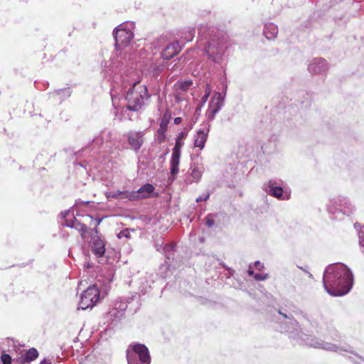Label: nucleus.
<instances>
[{
  "label": "nucleus",
  "instance_id": "f257e3e1",
  "mask_svg": "<svg viewBox=\"0 0 364 364\" xmlns=\"http://www.w3.org/2000/svg\"><path fill=\"white\" fill-rule=\"evenodd\" d=\"M325 290L333 296L347 294L353 285V275L351 270L343 263L329 264L323 276Z\"/></svg>",
  "mask_w": 364,
  "mask_h": 364
},
{
  "label": "nucleus",
  "instance_id": "f03ea898",
  "mask_svg": "<svg viewBox=\"0 0 364 364\" xmlns=\"http://www.w3.org/2000/svg\"><path fill=\"white\" fill-rule=\"evenodd\" d=\"M112 105L117 110L116 117L119 120L131 119L127 111L139 112L148 105L151 97L148 92L147 87L144 85H141L139 82H134L126 92L125 100L127 102V106L117 108V100H119L118 93L114 88L110 90Z\"/></svg>",
  "mask_w": 364,
  "mask_h": 364
},
{
  "label": "nucleus",
  "instance_id": "7ed1b4c3",
  "mask_svg": "<svg viewBox=\"0 0 364 364\" xmlns=\"http://www.w3.org/2000/svg\"><path fill=\"white\" fill-rule=\"evenodd\" d=\"M280 331L287 333L296 344L306 345L316 348H321L328 351L340 352L341 348L336 344L325 342L300 331L298 322L291 316L279 311Z\"/></svg>",
  "mask_w": 364,
  "mask_h": 364
},
{
  "label": "nucleus",
  "instance_id": "20e7f679",
  "mask_svg": "<svg viewBox=\"0 0 364 364\" xmlns=\"http://www.w3.org/2000/svg\"><path fill=\"white\" fill-rule=\"evenodd\" d=\"M198 34L209 40L204 44L203 52L213 63L223 65L227 61L226 52L230 46L228 37L215 28L200 25Z\"/></svg>",
  "mask_w": 364,
  "mask_h": 364
},
{
  "label": "nucleus",
  "instance_id": "39448f33",
  "mask_svg": "<svg viewBox=\"0 0 364 364\" xmlns=\"http://www.w3.org/2000/svg\"><path fill=\"white\" fill-rule=\"evenodd\" d=\"M327 211L336 218L339 215H351L355 211V207L350 200L343 196H337L331 198L326 205Z\"/></svg>",
  "mask_w": 364,
  "mask_h": 364
},
{
  "label": "nucleus",
  "instance_id": "423d86ee",
  "mask_svg": "<svg viewBox=\"0 0 364 364\" xmlns=\"http://www.w3.org/2000/svg\"><path fill=\"white\" fill-rule=\"evenodd\" d=\"M133 303L138 305V300L136 295L128 299H120L115 301L112 308L106 315L107 321L109 325H116L124 316L125 311L128 309L129 305Z\"/></svg>",
  "mask_w": 364,
  "mask_h": 364
},
{
  "label": "nucleus",
  "instance_id": "0eeeda50",
  "mask_svg": "<svg viewBox=\"0 0 364 364\" xmlns=\"http://www.w3.org/2000/svg\"><path fill=\"white\" fill-rule=\"evenodd\" d=\"M134 22L126 21L114 28L113 36L115 40V47L117 50H122L129 46L134 38Z\"/></svg>",
  "mask_w": 364,
  "mask_h": 364
},
{
  "label": "nucleus",
  "instance_id": "6e6552de",
  "mask_svg": "<svg viewBox=\"0 0 364 364\" xmlns=\"http://www.w3.org/2000/svg\"><path fill=\"white\" fill-rule=\"evenodd\" d=\"M128 364H150L151 357L148 348L141 343L130 344L127 350Z\"/></svg>",
  "mask_w": 364,
  "mask_h": 364
},
{
  "label": "nucleus",
  "instance_id": "1a4fd4ad",
  "mask_svg": "<svg viewBox=\"0 0 364 364\" xmlns=\"http://www.w3.org/2000/svg\"><path fill=\"white\" fill-rule=\"evenodd\" d=\"M100 299V291L96 285L90 286L85 290L81 296L79 302L78 309L85 310L92 309Z\"/></svg>",
  "mask_w": 364,
  "mask_h": 364
},
{
  "label": "nucleus",
  "instance_id": "9d476101",
  "mask_svg": "<svg viewBox=\"0 0 364 364\" xmlns=\"http://www.w3.org/2000/svg\"><path fill=\"white\" fill-rule=\"evenodd\" d=\"M205 171L204 164L201 159H197L193 161L191 166L184 176V183L186 184H191L193 183H198Z\"/></svg>",
  "mask_w": 364,
  "mask_h": 364
},
{
  "label": "nucleus",
  "instance_id": "9b49d317",
  "mask_svg": "<svg viewBox=\"0 0 364 364\" xmlns=\"http://www.w3.org/2000/svg\"><path fill=\"white\" fill-rule=\"evenodd\" d=\"M226 95V87L223 93L217 92L214 94L209 103L208 109L206 112L207 119L210 122L215 119L216 114L224 106Z\"/></svg>",
  "mask_w": 364,
  "mask_h": 364
},
{
  "label": "nucleus",
  "instance_id": "f8f14e48",
  "mask_svg": "<svg viewBox=\"0 0 364 364\" xmlns=\"http://www.w3.org/2000/svg\"><path fill=\"white\" fill-rule=\"evenodd\" d=\"M267 193L279 200H287L290 198L291 193L287 190H284L280 183L274 180H270L265 188Z\"/></svg>",
  "mask_w": 364,
  "mask_h": 364
},
{
  "label": "nucleus",
  "instance_id": "ddd939ff",
  "mask_svg": "<svg viewBox=\"0 0 364 364\" xmlns=\"http://www.w3.org/2000/svg\"><path fill=\"white\" fill-rule=\"evenodd\" d=\"M308 70L311 74L323 75L328 71V65L325 59L316 58L310 62Z\"/></svg>",
  "mask_w": 364,
  "mask_h": 364
},
{
  "label": "nucleus",
  "instance_id": "4468645a",
  "mask_svg": "<svg viewBox=\"0 0 364 364\" xmlns=\"http://www.w3.org/2000/svg\"><path fill=\"white\" fill-rule=\"evenodd\" d=\"M126 136L131 148L135 151H138L144 144V132L141 131H130L127 133Z\"/></svg>",
  "mask_w": 364,
  "mask_h": 364
},
{
  "label": "nucleus",
  "instance_id": "2eb2a0df",
  "mask_svg": "<svg viewBox=\"0 0 364 364\" xmlns=\"http://www.w3.org/2000/svg\"><path fill=\"white\" fill-rule=\"evenodd\" d=\"M181 158V146L177 144L172 149L171 158L170 160V173L173 176V180L175 176L179 172V164Z\"/></svg>",
  "mask_w": 364,
  "mask_h": 364
},
{
  "label": "nucleus",
  "instance_id": "dca6fc26",
  "mask_svg": "<svg viewBox=\"0 0 364 364\" xmlns=\"http://www.w3.org/2000/svg\"><path fill=\"white\" fill-rule=\"evenodd\" d=\"M90 248L97 257H102L105 252V242L98 235H94L91 237Z\"/></svg>",
  "mask_w": 364,
  "mask_h": 364
},
{
  "label": "nucleus",
  "instance_id": "f3484780",
  "mask_svg": "<svg viewBox=\"0 0 364 364\" xmlns=\"http://www.w3.org/2000/svg\"><path fill=\"white\" fill-rule=\"evenodd\" d=\"M112 132L109 130H102L100 135L97 136L91 142L90 147L92 150H95V152L100 148L105 141H109L111 140Z\"/></svg>",
  "mask_w": 364,
  "mask_h": 364
},
{
  "label": "nucleus",
  "instance_id": "a211bd4d",
  "mask_svg": "<svg viewBox=\"0 0 364 364\" xmlns=\"http://www.w3.org/2000/svg\"><path fill=\"white\" fill-rule=\"evenodd\" d=\"M181 50L178 41L169 43L161 52V57L165 60H170L177 55Z\"/></svg>",
  "mask_w": 364,
  "mask_h": 364
},
{
  "label": "nucleus",
  "instance_id": "6ab92c4d",
  "mask_svg": "<svg viewBox=\"0 0 364 364\" xmlns=\"http://www.w3.org/2000/svg\"><path fill=\"white\" fill-rule=\"evenodd\" d=\"M209 127L210 126H208L206 129H200L195 136L194 146L195 147L199 148L200 150H203L205 146L210 131Z\"/></svg>",
  "mask_w": 364,
  "mask_h": 364
},
{
  "label": "nucleus",
  "instance_id": "aec40b11",
  "mask_svg": "<svg viewBox=\"0 0 364 364\" xmlns=\"http://www.w3.org/2000/svg\"><path fill=\"white\" fill-rule=\"evenodd\" d=\"M154 190V186L151 183H146L143 185L135 191V193H136V195L137 196L136 200L149 198Z\"/></svg>",
  "mask_w": 364,
  "mask_h": 364
},
{
  "label": "nucleus",
  "instance_id": "412c9836",
  "mask_svg": "<svg viewBox=\"0 0 364 364\" xmlns=\"http://www.w3.org/2000/svg\"><path fill=\"white\" fill-rule=\"evenodd\" d=\"M263 33L267 39H274L277 36L278 28L273 23H267L264 24Z\"/></svg>",
  "mask_w": 364,
  "mask_h": 364
},
{
  "label": "nucleus",
  "instance_id": "4be33fe9",
  "mask_svg": "<svg viewBox=\"0 0 364 364\" xmlns=\"http://www.w3.org/2000/svg\"><path fill=\"white\" fill-rule=\"evenodd\" d=\"M60 215L65 219V222L63 223V225L73 228L76 223L77 219L73 216V213L70 210H66L60 213Z\"/></svg>",
  "mask_w": 364,
  "mask_h": 364
},
{
  "label": "nucleus",
  "instance_id": "5701e85b",
  "mask_svg": "<svg viewBox=\"0 0 364 364\" xmlns=\"http://www.w3.org/2000/svg\"><path fill=\"white\" fill-rule=\"evenodd\" d=\"M38 356V352L35 348H30L22 357L23 364L29 363L36 360Z\"/></svg>",
  "mask_w": 364,
  "mask_h": 364
},
{
  "label": "nucleus",
  "instance_id": "b1692460",
  "mask_svg": "<svg viewBox=\"0 0 364 364\" xmlns=\"http://www.w3.org/2000/svg\"><path fill=\"white\" fill-rule=\"evenodd\" d=\"M175 250L176 245L174 243L166 244L163 247V252L168 259L173 258Z\"/></svg>",
  "mask_w": 364,
  "mask_h": 364
},
{
  "label": "nucleus",
  "instance_id": "393cba45",
  "mask_svg": "<svg viewBox=\"0 0 364 364\" xmlns=\"http://www.w3.org/2000/svg\"><path fill=\"white\" fill-rule=\"evenodd\" d=\"M168 119L165 117H163L159 124V129L157 131L159 137L161 138V139L160 141L164 139L166 136L165 133L166 131V127L168 126Z\"/></svg>",
  "mask_w": 364,
  "mask_h": 364
},
{
  "label": "nucleus",
  "instance_id": "a878e982",
  "mask_svg": "<svg viewBox=\"0 0 364 364\" xmlns=\"http://www.w3.org/2000/svg\"><path fill=\"white\" fill-rule=\"evenodd\" d=\"M54 95L55 97H58L60 100H63L70 96L71 91L69 87H66L55 90Z\"/></svg>",
  "mask_w": 364,
  "mask_h": 364
},
{
  "label": "nucleus",
  "instance_id": "bb28decb",
  "mask_svg": "<svg viewBox=\"0 0 364 364\" xmlns=\"http://www.w3.org/2000/svg\"><path fill=\"white\" fill-rule=\"evenodd\" d=\"M135 191H121L120 199L121 200H127L129 201H134L136 200L137 196Z\"/></svg>",
  "mask_w": 364,
  "mask_h": 364
},
{
  "label": "nucleus",
  "instance_id": "cd10ccee",
  "mask_svg": "<svg viewBox=\"0 0 364 364\" xmlns=\"http://www.w3.org/2000/svg\"><path fill=\"white\" fill-rule=\"evenodd\" d=\"M75 226H74L73 228H75V230H78L80 234H81V236L82 237H85V235L87 232V230H88V228L87 227L86 225L80 223L79 220H77L76 221V223L75 224Z\"/></svg>",
  "mask_w": 364,
  "mask_h": 364
},
{
  "label": "nucleus",
  "instance_id": "c85d7f7f",
  "mask_svg": "<svg viewBox=\"0 0 364 364\" xmlns=\"http://www.w3.org/2000/svg\"><path fill=\"white\" fill-rule=\"evenodd\" d=\"M191 85L192 81L191 80L182 81L178 84V88L182 91H186L191 86Z\"/></svg>",
  "mask_w": 364,
  "mask_h": 364
},
{
  "label": "nucleus",
  "instance_id": "c756f323",
  "mask_svg": "<svg viewBox=\"0 0 364 364\" xmlns=\"http://www.w3.org/2000/svg\"><path fill=\"white\" fill-rule=\"evenodd\" d=\"M210 92H211V87L210 85L207 84L205 86V94L202 97V99H201L202 105H203L207 102V100L210 95Z\"/></svg>",
  "mask_w": 364,
  "mask_h": 364
},
{
  "label": "nucleus",
  "instance_id": "7c9ffc66",
  "mask_svg": "<svg viewBox=\"0 0 364 364\" xmlns=\"http://www.w3.org/2000/svg\"><path fill=\"white\" fill-rule=\"evenodd\" d=\"M121 191H110L106 193L107 198L120 199Z\"/></svg>",
  "mask_w": 364,
  "mask_h": 364
},
{
  "label": "nucleus",
  "instance_id": "2f4dec72",
  "mask_svg": "<svg viewBox=\"0 0 364 364\" xmlns=\"http://www.w3.org/2000/svg\"><path fill=\"white\" fill-rule=\"evenodd\" d=\"M359 244L362 248V252L364 253V226L361 228L358 232Z\"/></svg>",
  "mask_w": 364,
  "mask_h": 364
},
{
  "label": "nucleus",
  "instance_id": "473e14b6",
  "mask_svg": "<svg viewBox=\"0 0 364 364\" xmlns=\"http://www.w3.org/2000/svg\"><path fill=\"white\" fill-rule=\"evenodd\" d=\"M194 35H195L194 29L189 28L186 33V36L184 37L185 41L188 42V41H192L194 37Z\"/></svg>",
  "mask_w": 364,
  "mask_h": 364
},
{
  "label": "nucleus",
  "instance_id": "72a5a7b5",
  "mask_svg": "<svg viewBox=\"0 0 364 364\" xmlns=\"http://www.w3.org/2000/svg\"><path fill=\"white\" fill-rule=\"evenodd\" d=\"M1 362L3 364H11V357L9 354L4 353L1 356Z\"/></svg>",
  "mask_w": 364,
  "mask_h": 364
},
{
  "label": "nucleus",
  "instance_id": "f704fd0d",
  "mask_svg": "<svg viewBox=\"0 0 364 364\" xmlns=\"http://www.w3.org/2000/svg\"><path fill=\"white\" fill-rule=\"evenodd\" d=\"M254 278L257 281H264L268 278L267 274H255Z\"/></svg>",
  "mask_w": 364,
  "mask_h": 364
},
{
  "label": "nucleus",
  "instance_id": "c9c22d12",
  "mask_svg": "<svg viewBox=\"0 0 364 364\" xmlns=\"http://www.w3.org/2000/svg\"><path fill=\"white\" fill-rule=\"evenodd\" d=\"M210 197V193H204L200 196H198L197 198H196V202L197 203H199V202H201V201H205L207 200Z\"/></svg>",
  "mask_w": 364,
  "mask_h": 364
},
{
  "label": "nucleus",
  "instance_id": "e433bc0d",
  "mask_svg": "<svg viewBox=\"0 0 364 364\" xmlns=\"http://www.w3.org/2000/svg\"><path fill=\"white\" fill-rule=\"evenodd\" d=\"M353 362L355 364H364V358L358 356V355H355L353 358Z\"/></svg>",
  "mask_w": 364,
  "mask_h": 364
},
{
  "label": "nucleus",
  "instance_id": "4c0bfd02",
  "mask_svg": "<svg viewBox=\"0 0 364 364\" xmlns=\"http://www.w3.org/2000/svg\"><path fill=\"white\" fill-rule=\"evenodd\" d=\"M214 223V220L212 218L211 216L208 215L205 218V224L208 227L211 228L212 226H213Z\"/></svg>",
  "mask_w": 364,
  "mask_h": 364
},
{
  "label": "nucleus",
  "instance_id": "58836bf2",
  "mask_svg": "<svg viewBox=\"0 0 364 364\" xmlns=\"http://www.w3.org/2000/svg\"><path fill=\"white\" fill-rule=\"evenodd\" d=\"M164 245L165 244L164 242H161V244L157 242L155 245V247H156L157 251L163 252V247H164Z\"/></svg>",
  "mask_w": 364,
  "mask_h": 364
},
{
  "label": "nucleus",
  "instance_id": "ea45409f",
  "mask_svg": "<svg viewBox=\"0 0 364 364\" xmlns=\"http://www.w3.org/2000/svg\"><path fill=\"white\" fill-rule=\"evenodd\" d=\"M128 231L127 230H123L122 232H120L119 234H118V237L119 238H122L123 237H128Z\"/></svg>",
  "mask_w": 364,
  "mask_h": 364
},
{
  "label": "nucleus",
  "instance_id": "a19ab883",
  "mask_svg": "<svg viewBox=\"0 0 364 364\" xmlns=\"http://www.w3.org/2000/svg\"><path fill=\"white\" fill-rule=\"evenodd\" d=\"M254 265L259 269L261 270L264 266L259 261H256L254 262Z\"/></svg>",
  "mask_w": 364,
  "mask_h": 364
},
{
  "label": "nucleus",
  "instance_id": "79ce46f5",
  "mask_svg": "<svg viewBox=\"0 0 364 364\" xmlns=\"http://www.w3.org/2000/svg\"><path fill=\"white\" fill-rule=\"evenodd\" d=\"M247 274L250 275V276H253L255 274V272H254V270L252 269V264H250L249 265V267H248V270H247Z\"/></svg>",
  "mask_w": 364,
  "mask_h": 364
},
{
  "label": "nucleus",
  "instance_id": "37998d69",
  "mask_svg": "<svg viewBox=\"0 0 364 364\" xmlns=\"http://www.w3.org/2000/svg\"><path fill=\"white\" fill-rule=\"evenodd\" d=\"M174 123L176 124H178L181 122V117H176L173 120Z\"/></svg>",
  "mask_w": 364,
  "mask_h": 364
},
{
  "label": "nucleus",
  "instance_id": "c03bdc74",
  "mask_svg": "<svg viewBox=\"0 0 364 364\" xmlns=\"http://www.w3.org/2000/svg\"><path fill=\"white\" fill-rule=\"evenodd\" d=\"M183 132H181L179 133V135H178V138H177V140H176V143L178 142V145H179V141H179V139H181V138H183Z\"/></svg>",
  "mask_w": 364,
  "mask_h": 364
},
{
  "label": "nucleus",
  "instance_id": "a18cd8bd",
  "mask_svg": "<svg viewBox=\"0 0 364 364\" xmlns=\"http://www.w3.org/2000/svg\"><path fill=\"white\" fill-rule=\"evenodd\" d=\"M75 166H79L83 167V168H85V169H87V168H86V165H84L83 164H82V163H80V162L75 163Z\"/></svg>",
  "mask_w": 364,
  "mask_h": 364
},
{
  "label": "nucleus",
  "instance_id": "49530a36",
  "mask_svg": "<svg viewBox=\"0 0 364 364\" xmlns=\"http://www.w3.org/2000/svg\"><path fill=\"white\" fill-rule=\"evenodd\" d=\"M95 220L96 221V226H97V225H99L101 223V222L102 220V218H97Z\"/></svg>",
  "mask_w": 364,
  "mask_h": 364
},
{
  "label": "nucleus",
  "instance_id": "de8ad7c7",
  "mask_svg": "<svg viewBox=\"0 0 364 364\" xmlns=\"http://www.w3.org/2000/svg\"><path fill=\"white\" fill-rule=\"evenodd\" d=\"M39 364H51V363L47 361L46 359L42 360Z\"/></svg>",
  "mask_w": 364,
  "mask_h": 364
},
{
  "label": "nucleus",
  "instance_id": "09e8293b",
  "mask_svg": "<svg viewBox=\"0 0 364 364\" xmlns=\"http://www.w3.org/2000/svg\"><path fill=\"white\" fill-rule=\"evenodd\" d=\"M161 70H162V69L160 68L159 67H157L156 69V71L157 73L161 72Z\"/></svg>",
  "mask_w": 364,
  "mask_h": 364
},
{
  "label": "nucleus",
  "instance_id": "8fccbe9b",
  "mask_svg": "<svg viewBox=\"0 0 364 364\" xmlns=\"http://www.w3.org/2000/svg\"><path fill=\"white\" fill-rule=\"evenodd\" d=\"M92 231H93L95 233H96V234H97V233H98V230H97V227H95V228L92 230Z\"/></svg>",
  "mask_w": 364,
  "mask_h": 364
},
{
  "label": "nucleus",
  "instance_id": "3c124183",
  "mask_svg": "<svg viewBox=\"0 0 364 364\" xmlns=\"http://www.w3.org/2000/svg\"><path fill=\"white\" fill-rule=\"evenodd\" d=\"M86 217H87V218H90V219H91V220H92V219H93V218H92L91 215H87Z\"/></svg>",
  "mask_w": 364,
  "mask_h": 364
},
{
  "label": "nucleus",
  "instance_id": "603ef678",
  "mask_svg": "<svg viewBox=\"0 0 364 364\" xmlns=\"http://www.w3.org/2000/svg\"><path fill=\"white\" fill-rule=\"evenodd\" d=\"M138 309H139V306H136V307L135 308V309H134V311H136V310H137Z\"/></svg>",
  "mask_w": 364,
  "mask_h": 364
},
{
  "label": "nucleus",
  "instance_id": "864d4df0",
  "mask_svg": "<svg viewBox=\"0 0 364 364\" xmlns=\"http://www.w3.org/2000/svg\"><path fill=\"white\" fill-rule=\"evenodd\" d=\"M138 309H139V306H136V307L135 308V309H134V311H136V310H137Z\"/></svg>",
  "mask_w": 364,
  "mask_h": 364
},
{
  "label": "nucleus",
  "instance_id": "5fc2aeb1",
  "mask_svg": "<svg viewBox=\"0 0 364 364\" xmlns=\"http://www.w3.org/2000/svg\"><path fill=\"white\" fill-rule=\"evenodd\" d=\"M138 309H139V306H136V307L135 308V309H134V311H136V310H137Z\"/></svg>",
  "mask_w": 364,
  "mask_h": 364
},
{
  "label": "nucleus",
  "instance_id": "6e6d98bb",
  "mask_svg": "<svg viewBox=\"0 0 364 364\" xmlns=\"http://www.w3.org/2000/svg\"><path fill=\"white\" fill-rule=\"evenodd\" d=\"M138 309H139V306H136V307L135 308V309H134V311H136V310H137Z\"/></svg>",
  "mask_w": 364,
  "mask_h": 364
}]
</instances>
